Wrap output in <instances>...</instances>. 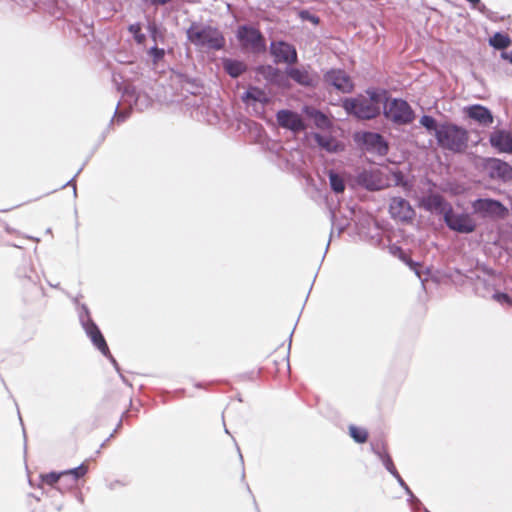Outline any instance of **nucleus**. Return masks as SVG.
<instances>
[{
	"instance_id": "1",
	"label": "nucleus",
	"mask_w": 512,
	"mask_h": 512,
	"mask_svg": "<svg viewBox=\"0 0 512 512\" xmlns=\"http://www.w3.org/2000/svg\"><path fill=\"white\" fill-rule=\"evenodd\" d=\"M341 107L349 117L358 121H371L382 115L396 129L411 125L417 116L405 98L393 97L381 86H368L364 94L344 97Z\"/></svg>"
},
{
	"instance_id": "2",
	"label": "nucleus",
	"mask_w": 512,
	"mask_h": 512,
	"mask_svg": "<svg viewBox=\"0 0 512 512\" xmlns=\"http://www.w3.org/2000/svg\"><path fill=\"white\" fill-rule=\"evenodd\" d=\"M236 47L242 54L259 57L267 53V40L257 24L240 23L234 29Z\"/></svg>"
},
{
	"instance_id": "3",
	"label": "nucleus",
	"mask_w": 512,
	"mask_h": 512,
	"mask_svg": "<svg viewBox=\"0 0 512 512\" xmlns=\"http://www.w3.org/2000/svg\"><path fill=\"white\" fill-rule=\"evenodd\" d=\"M187 41L198 48L208 51H220L226 47L223 32L217 27L199 21H191L185 30Z\"/></svg>"
},
{
	"instance_id": "4",
	"label": "nucleus",
	"mask_w": 512,
	"mask_h": 512,
	"mask_svg": "<svg viewBox=\"0 0 512 512\" xmlns=\"http://www.w3.org/2000/svg\"><path fill=\"white\" fill-rule=\"evenodd\" d=\"M435 140L438 147L443 151L463 154L468 148L469 132L462 125L451 121H443Z\"/></svg>"
},
{
	"instance_id": "5",
	"label": "nucleus",
	"mask_w": 512,
	"mask_h": 512,
	"mask_svg": "<svg viewBox=\"0 0 512 512\" xmlns=\"http://www.w3.org/2000/svg\"><path fill=\"white\" fill-rule=\"evenodd\" d=\"M254 81H265L264 87L275 92L284 93L292 88L289 79H286L284 68L281 69L273 63H261L254 67Z\"/></svg>"
},
{
	"instance_id": "6",
	"label": "nucleus",
	"mask_w": 512,
	"mask_h": 512,
	"mask_svg": "<svg viewBox=\"0 0 512 512\" xmlns=\"http://www.w3.org/2000/svg\"><path fill=\"white\" fill-rule=\"evenodd\" d=\"M357 149L364 153L384 157L389 153L388 140L377 131L357 130L352 134Z\"/></svg>"
},
{
	"instance_id": "7",
	"label": "nucleus",
	"mask_w": 512,
	"mask_h": 512,
	"mask_svg": "<svg viewBox=\"0 0 512 512\" xmlns=\"http://www.w3.org/2000/svg\"><path fill=\"white\" fill-rule=\"evenodd\" d=\"M267 53L275 65L290 66L299 61L296 46L282 37L270 38L269 43H267Z\"/></svg>"
},
{
	"instance_id": "8",
	"label": "nucleus",
	"mask_w": 512,
	"mask_h": 512,
	"mask_svg": "<svg viewBox=\"0 0 512 512\" xmlns=\"http://www.w3.org/2000/svg\"><path fill=\"white\" fill-rule=\"evenodd\" d=\"M284 72L286 79L308 90H315L321 82V76L309 64L284 66Z\"/></svg>"
},
{
	"instance_id": "9",
	"label": "nucleus",
	"mask_w": 512,
	"mask_h": 512,
	"mask_svg": "<svg viewBox=\"0 0 512 512\" xmlns=\"http://www.w3.org/2000/svg\"><path fill=\"white\" fill-rule=\"evenodd\" d=\"M78 319L93 347L99 352H103V349L106 350L107 341L98 324L92 318L88 305L80 306V317Z\"/></svg>"
},
{
	"instance_id": "10",
	"label": "nucleus",
	"mask_w": 512,
	"mask_h": 512,
	"mask_svg": "<svg viewBox=\"0 0 512 512\" xmlns=\"http://www.w3.org/2000/svg\"><path fill=\"white\" fill-rule=\"evenodd\" d=\"M483 171L492 180L508 183L512 180V166L505 160L497 157H483L481 160Z\"/></svg>"
},
{
	"instance_id": "11",
	"label": "nucleus",
	"mask_w": 512,
	"mask_h": 512,
	"mask_svg": "<svg viewBox=\"0 0 512 512\" xmlns=\"http://www.w3.org/2000/svg\"><path fill=\"white\" fill-rule=\"evenodd\" d=\"M322 80L325 85L343 94L351 93L355 87L351 76L342 68L327 69L323 72Z\"/></svg>"
},
{
	"instance_id": "12",
	"label": "nucleus",
	"mask_w": 512,
	"mask_h": 512,
	"mask_svg": "<svg viewBox=\"0 0 512 512\" xmlns=\"http://www.w3.org/2000/svg\"><path fill=\"white\" fill-rule=\"evenodd\" d=\"M16 276L21 281L23 288L31 292L32 296L40 297L44 294L38 274L27 261H23L17 268Z\"/></svg>"
},
{
	"instance_id": "13",
	"label": "nucleus",
	"mask_w": 512,
	"mask_h": 512,
	"mask_svg": "<svg viewBox=\"0 0 512 512\" xmlns=\"http://www.w3.org/2000/svg\"><path fill=\"white\" fill-rule=\"evenodd\" d=\"M444 223L451 231L459 234H470L475 231L477 226L472 214L465 210L457 212L453 209Z\"/></svg>"
},
{
	"instance_id": "14",
	"label": "nucleus",
	"mask_w": 512,
	"mask_h": 512,
	"mask_svg": "<svg viewBox=\"0 0 512 512\" xmlns=\"http://www.w3.org/2000/svg\"><path fill=\"white\" fill-rule=\"evenodd\" d=\"M173 78L181 89L191 95H200L204 89L201 77L193 75L188 69L176 68L171 70Z\"/></svg>"
},
{
	"instance_id": "15",
	"label": "nucleus",
	"mask_w": 512,
	"mask_h": 512,
	"mask_svg": "<svg viewBox=\"0 0 512 512\" xmlns=\"http://www.w3.org/2000/svg\"><path fill=\"white\" fill-rule=\"evenodd\" d=\"M277 124L292 133H301L307 129L306 122L294 110L282 108L275 113Z\"/></svg>"
},
{
	"instance_id": "16",
	"label": "nucleus",
	"mask_w": 512,
	"mask_h": 512,
	"mask_svg": "<svg viewBox=\"0 0 512 512\" xmlns=\"http://www.w3.org/2000/svg\"><path fill=\"white\" fill-rule=\"evenodd\" d=\"M474 214L481 218H496L506 209L504 204L493 198H477L471 203Z\"/></svg>"
},
{
	"instance_id": "17",
	"label": "nucleus",
	"mask_w": 512,
	"mask_h": 512,
	"mask_svg": "<svg viewBox=\"0 0 512 512\" xmlns=\"http://www.w3.org/2000/svg\"><path fill=\"white\" fill-rule=\"evenodd\" d=\"M275 92L264 86L254 84L248 85L242 92L240 98L246 106L267 105Z\"/></svg>"
},
{
	"instance_id": "18",
	"label": "nucleus",
	"mask_w": 512,
	"mask_h": 512,
	"mask_svg": "<svg viewBox=\"0 0 512 512\" xmlns=\"http://www.w3.org/2000/svg\"><path fill=\"white\" fill-rule=\"evenodd\" d=\"M389 214L392 219L410 223L415 218L416 212L410 202L403 197H392L389 203Z\"/></svg>"
},
{
	"instance_id": "19",
	"label": "nucleus",
	"mask_w": 512,
	"mask_h": 512,
	"mask_svg": "<svg viewBox=\"0 0 512 512\" xmlns=\"http://www.w3.org/2000/svg\"><path fill=\"white\" fill-rule=\"evenodd\" d=\"M465 118L476 122L481 127H489L494 122V114L490 108L482 104H470L463 108Z\"/></svg>"
},
{
	"instance_id": "20",
	"label": "nucleus",
	"mask_w": 512,
	"mask_h": 512,
	"mask_svg": "<svg viewBox=\"0 0 512 512\" xmlns=\"http://www.w3.org/2000/svg\"><path fill=\"white\" fill-rule=\"evenodd\" d=\"M489 144L497 153H512V132L495 127L489 135Z\"/></svg>"
},
{
	"instance_id": "21",
	"label": "nucleus",
	"mask_w": 512,
	"mask_h": 512,
	"mask_svg": "<svg viewBox=\"0 0 512 512\" xmlns=\"http://www.w3.org/2000/svg\"><path fill=\"white\" fill-rule=\"evenodd\" d=\"M357 183L369 191H378L383 188V180L378 171L362 169L357 173Z\"/></svg>"
},
{
	"instance_id": "22",
	"label": "nucleus",
	"mask_w": 512,
	"mask_h": 512,
	"mask_svg": "<svg viewBox=\"0 0 512 512\" xmlns=\"http://www.w3.org/2000/svg\"><path fill=\"white\" fill-rule=\"evenodd\" d=\"M221 65L224 72L232 79H238L248 71L247 63L236 57H222Z\"/></svg>"
},
{
	"instance_id": "23",
	"label": "nucleus",
	"mask_w": 512,
	"mask_h": 512,
	"mask_svg": "<svg viewBox=\"0 0 512 512\" xmlns=\"http://www.w3.org/2000/svg\"><path fill=\"white\" fill-rule=\"evenodd\" d=\"M301 114L308 118L318 129H327L331 122L328 116L321 110L310 104L301 107Z\"/></svg>"
},
{
	"instance_id": "24",
	"label": "nucleus",
	"mask_w": 512,
	"mask_h": 512,
	"mask_svg": "<svg viewBox=\"0 0 512 512\" xmlns=\"http://www.w3.org/2000/svg\"><path fill=\"white\" fill-rule=\"evenodd\" d=\"M311 134L318 147L325 152L338 153L343 150L342 143L331 135L320 132H312Z\"/></svg>"
},
{
	"instance_id": "25",
	"label": "nucleus",
	"mask_w": 512,
	"mask_h": 512,
	"mask_svg": "<svg viewBox=\"0 0 512 512\" xmlns=\"http://www.w3.org/2000/svg\"><path fill=\"white\" fill-rule=\"evenodd\" d=\"M146 30L153 41V45L164 44L166 41V28L155 19L147 18Z\"/></svg>"
},
{
	"instance_id": "26",
	"label": "nucleus",
	"mask_w": 512,
	"mask_h": 512,
	"mask_svg": "<svg viewBox=\"0 0 512 512\" xmlns=\"http://www.w3.org/2000/svg\"><path fill=\"white\" fill-rule=\"evenodd\" d=\"M488 45L494 50H504L512 45V38L503 31H496L488 39Z\"/></svg>"
},
{
	"instance_id": "27",
	"label": "nucleus",
	"mask_w": 512,
	"mask_h": 512,
	"mask_svg": "<svg viewBox=\"0 0 512 512\" xmlns=\"http://www.w3.org/2000/svg\"><path fill=\"white\" fill-rule=\"evenodd\" d=\"M125 94L133 100V105L137 109L142 110L143 107H148L151 103L150 97L145 92L138 90L136 87L126 89Z\"/></svg>"
},
{
	"instance_id": "28",
	"label": "nucleus",
	"mask_w": 512,
	"mask_h": 512,
	"mask_svg": "<svg viewBox=\"0 0 512 512\" xmlns=\"http://www.w3.org/2000/svg\"><path fill=\"white\" fill-rule=\"evenodd\" d=\"M433 211L430 213L442 215L443 221L445 222L446 217L453 212V207L449 201H447L440 194L435 193Z\"/></svg>"
},
{
	"instance_id": "29",
	"label": "nucleus",
	"mask_w": 512,
	"mask_h": 512,
	"mask_svg": "<svg viewBox=\"0 0 512 512\" xmlns=\"http://www.w3.org/2000/svg\"><path fill=\"white\" fill-rule=\"evenodd\" d=\"M433 211L430 213L442 215L443 221L445 222L446 217L453 212V207L449 201H447L440 194L435 193Z\"/></svg>"
},
{
	"instance_id": "30",
	"label": "nucleus",
	"mask_w": 512,
	"mask_h": 512,
	"mask_svg": "<svg viewBox=\"0 0 512 512\" xmlns=\"http://www.w3.org/2000/svg\"><path fill=\"white\" fill-rule=\"evenodd\" d=\"M419 124L428 134L433 135L434 138L441 128V122H438L437 119L430 114H423L419 119Z\"/></svg>"
},
{
	"instance_id": "31",
	"label": "nucleus",
	"mask_w": 512,
	"mask_h": 512,
	"mask_svg": "<svg viewBox=\"0 0 512 512\" xmlns=\"http://www.w3.org/2000/svg\"><path fill=\"white\" fill-rule=\"evenodd\" d=\"M63 473L64 472H62V470L61 471L52 470L48 473H41L39 475L40 484L38 485V487L40 488L41 485L45 484V485L51 486L57 490L58 482L64 478Z\"/></svg>"
},
{
	"instance_id": "32",
	"label": "nucleus",
	"mask_w": 512,
	"mask_h": 512,
	"mask_svg": "<svg viewBox=\"0 0 512 512\" xmlns=\"http://www.w3.org/2000/svg\"><path fill=\"white\" fill-rule=\"evenodd\" d=\"M143 23L140 21H136L134 23H130L127 26L128 33L132 36L133 40L137 45H145L147 36L142 31Z\"/></svg>"
},
{
	"instance_id": "33",
	"label": "nucleus",
	"mask_w": 512,
	"mask_h": 512,
	"mask_svg": "<svg viewBox=\"0 0 512 512\" xmlns=\"http://www.w3.org/2000/svg\"><path fill=\"white\" fill-rule=\"evenodd\" d=\"M348 434L357 444H363L368 440L369 432L366 428L350 424L348 426Z\"/></svg>"
},
{
	"instance_id": "34",
	"label": "nucleus",
	"mask_w": 512,
	"mask_h": 512,
	"mask_svg": "<svg viewBox=\"0 0 512 512\" xmlns=\"http://www.w3.org/2000/svg\"><path fill=\"white\" fill-rule=\"evenodd\" d=\"M146 55L153 65L157 66L160 62L164 61L166 50L158 45H152L146 50Z\"/></svg>"
},
{
	"instance_id": "35",
	"label": "nucleus",
	"mask_w": 512,
	"mask_h": 512,
	"mask_svg": "<svg viewBox=\"0 0 512 512\" xmlns=\"http://www.w3.org/2000/svg\"><path fill=\"white\" fill-rule=\"evenodd\" d=\"M63 473V476L64 478L65 477H69L71 479V481H73L74 483L77 484V481L85 476L88 472V467L85 466L84 463H81L80 465L76 466V467H73V468H69V469H65V470H62Z\"/></svg>"
},
{
	"instance_id": "36",
	"label": "nucleus",
	"mask_w": 512,
	"mask_h": 512,
	"mask_svg": "<svg viewBox=\"0 0 512 512\" xmlns=\"http://www.w3.org/2000/svg\"><path fill=\"white\" fill-rule=\"evenodd\" d=\"M328 179H329L330 189L335 194L343 193V191L345 190V184H344L342 177L338 173H336L334 171H330L328 174Z\"/></svg>"
},
{
	"instance_id": "37",
	"label": "nucleus",
	"mask_w": 512,
	"mask_h": 512,
	"mask_svg": "<svg viewBox=\"0 0 512 512\" xmlns=\"http://www.w3.org/2000/svg\"><path fill=\"white\" fill-rule=\"evenodd\" d=\"M297 16L301 21L310 22L314 26H318L321 22L320 17L307 8L300 9Z\"/></svg>"
},
{
	"instance_id": "38",
	"label": "nucleus",
	"mask_w": 512,
	"mask_h": 512,
	"mask_svg": "<svg viewBox=\"0 0 512 512\" xmlns=\"http://www.w3.org/2000/svg\"><path fill=\"white\" fill-rule=\"evenodd\" d=\"M405 260H401L404 264H406L410 270H412L415 275L421 279V275L424 272V270H428L427 267H424V265L416 260H413L409 254H406V257H403Z\"/></svg>"
},
{
	"instance_id": "39",
	"label": "nucleus",
	"mask_w": 512,
	"mask_h": 512,
	"mask_svg": "<svg viewBox=\"0 0 512 512\" xmlns=\"http://www.w3.org/2000/svg\"><path fill=\"white\" fill-rule=\"evenodd\" d=\"M370 450L374 455L378 457V459H380L383 454L388 452L387 445L382 440L372 441L370 443Z\"/></svg>"
},
{
	"instance_id": "40",
	"label": "nucleus",
	"mask_w": 512,
	"mask_h": 512,
	"mask_svg": "<svg viewBox=\"0 0 512 512\" xmlns=\"http://www.w3.org/2000/svg\"><path fill=\"white\" fill-rule=\"evenodd\" d=\"M491 298L500 304H509L512 301L510 294L505 291L495 289Z\"/></svg>"
},
{
	"instance_id": "41",
	"label": "nucleus",
	"mask_w": 512,
	"mask_h": 512,
	"mask_svg": "<svg viewBox=\"0 0 512 512\" xmlns=\"http://www.w3.org/2000/svg\"><path fill=\"white\" fill-rule=\"evenodd\" d=\"M382 463V465L384 466V468L390 473L392 474L393 472L396 473V466L394 464V461L390 455L389 452H387L386 454H383V456L379 459Z\"/></svg>"
},
{
	"instance_id": "42",
	"label": "nucleus",
	"mask_w": 512,
	"mask_h": 512,
	"mask_svg": "<svg viewBox=\"0 0 512 512\" xmlns=\"http://www.w3.org/2000/svg\"><path fill=\"white\" fill-rule=\"evenodd\" d=\"M75 487H76V483L71 481V479L69 477L63 478L57 484V490L62 494L74 489Z\"/></svg>"
},
{
	"instance_id": "43",
	"label": "nucleus",
	"mask_w": 512,
	"mask_h": 512,
	"mask_svg": "<svg viewBox=\"0 0 512 512\" xmlns=\"http://www.w3.org/2000/svg\"><path fill=\"white\" fill-rule=\"evenodd\" d=\"M47 12L49 13V15L55 19H61L64 15V11L63 9L55 4L54 2H51L50 4H48L47 6Z\"/></svg>"
},
{
	"instance_id": "44",
	"label": "nucleus",
	"mask_w": 512,
	"mask_h": 512,
	"mask_svg": "<svg viewBox=\"0 0 512 512\" xmlns=\"http://www.w3.org/2000/svg\"><path fill=\"white\" fill-rule=\"evenodd\" d=\"M329 217H330V221H331L332 227H331V231H330V235H329V240H328L326 248H325V252H324V254L322 256V261L324 260L325 255H326V253H327V251L329 249L331 239H332V237L334 235V227L336 226V214H335L334 210L331 207H329Z\"/></svg>"
},
{
	"instance_id": "45",
	"label": "nucleus",
	"mask_w": 512,
	"mask_h": 512,
	"mask_svg": "<svg viewBox=\"0 0 512 512\" xmlns=\"http://www.w3.org/2000/svg\"><path fill=\"white\" fill-rule=\"evenodd\" d=\"M388 248L391 255L398 257L400 260H405L403 257H406L407 252L400 245L391 243Z\"/></svg>"
},
{
	"instance_id": "46",
	"label": "nucleus",
	"mask_w": 512,
	"mask_h": 512,
	"mask_svg": "<svg viewBox=\"0 0 512 512\" xmlns=\"http://www.w3.org/2000/svg\"><path fill=\"white\" fill-rule=\"evenodd\" d=\"M87 163V160L83 163V165L77 170V172L74 174V176L69 179L66 183H64L60 188L63 189L67 186H72L73 188V196L74 198L77 197V187H76V183H75V180H76V177L81 173V171L83 170L84 166L86 165Z\"/></svg>"
},
{
	"instance_id": "47",
	"label": "nucleus",
	"mask_w": 512,
	"mask_h": 512,
	"mask_svg": "<svg viewBox=\"0 0 512 512\" xmlns=\"http://www.w3.org/2000/svg\"><path fill=\"white\" fill-rule=\"evenodd\" d=\"M435 193L423 196L421 200V206L424 210L431 212L433 211Z\"/></svg>"
},
{
	"instance_id": "48",
	"label": "nucleus",
	"mask_w": 512,
	"mask_h": 512,
	"mask_svg": "<svg viewBox=\"0 0 512 512\" xmlns=\"http://www.w3.org/2000/svg\"><path fill=\"white\" fill-rule=\"evenodd\" d=\"M100 353L112 364V366L114 367L116 372L120 373L121 367H120L119 363L117 362V360L115 359V357L110 352L109 346L107 345V349L106 350L103 349V352H100Z\"/></svg>"
},
{
	"instance_id": "49",
	"label": "nucleus",
	"mask_w": 512,
	"mask_h": 512,
	"mask_svg": "<svg viewBox=\"0 0 512 512\" xmlns=\"http://www.w3.org/2000/svg\"><path fill=\"white\" fill-rule=\"evenodd\" d=\"M117 105H119V102L117 103ZM116 108H118V106H116ZM128 116V113L124 111L118 112L117 109H115L114 115L110 120L109 126H111L114 122H116L117 124L125 122Z\"/></svg>"
},
{
	"instance_id": "50",
	"label": "nucleus",
	"mask_w": 512,
	"mask_h": 512,
	"mask_svg": "<svg viewBox=\"0 0 512 512\" xmlns=\"http://www.w3.org/2000/svg\"><path fill=\"white\" fill-rule=\"evenodd\" d=\"M481 14H483L486 18H488L490 21L497 22L501 18L497 17V14L490 10L485 4L480 5V9L478 10Z\"/></svg>"
},
{
	"instance_id": "51",
	"label": "nucleus",
	"mask_w": 512,
	"mask_h": 512,
	"mask_svg": "<svg viewBox=\"0 0 512 512\" xmlns=\"http://www.w3.org/2000/svg\"><path fill=\"white\" fill-rule=\"evenodd\" d=\"M171 0H142L147 6H162L169 3Z\"/></svg>"
},
{
	"instance_id": "52",
	"label": "nucleus",
	"mask_w": 512,
	"mask_h": 512,
	"mask_svg": "<svg viewBox=\"0 0 512 512\" xmlns=\"http://www.w3.org/2000/svg\"><path fill=\"white\" fill-rule=\"evenodd\" d=\"M83 297L82 294H78L72 299L73 304L75 305V308L77 310L78 318L80 317V306L86 305L85 303H81L80 299Z\"/></svg>"
},
{
	"instance_id": "53",
	"label": "nucleus",
	"mask_w": 512,
	"mask_h": 512,
	"mask_svg": "<svg viewBox=\"0 0 512 512\" xmlns=\"http://www.w3.org/2000/svg\"><path fill=\"white\" fill-rule=\"evenodd\" d=\"M391 476L393 478H395V480L397 481V483L399 484V486L404 489V487L408 486L407 483L404 481V479L402 478V476L399 474L398 470H396V473L393 472L391 474Z\"/></svg>"
},
{
	"instance_id": "54",
	"label": "nucleus",
	"mask_w": 512,
	"mask_h": 512,
	"mask_svg": "<svg viewBox=\"0 0 512 512\" xmlns=\"http://www.w3.org/2000/svg\"><path fill=\"white\" fill-rule=\"evenodd\" d=\"M500 58L504 61H507L509 64L512 65V50L506 51L505 49L500 51Z\"/></svg>"
},
{
	"instance_id": "55",
	"label": "nucleus",
	"mask_w": 512,
	"mask_h": 512,
	"mask_svg": "<svg viewBox=\"0 0 512 512\" xmlns=\"http://www.w3.org/2000/svg\"><path fill=\"white\" fill-rule=\"evenodd\" d=\"M403 490H404L405 494L408 496V498H407L408 502L415 500V501L421 503V501L415 496V494L412 492V490L410 489L409 486L404 487Z\"/></svg>"
},
{
	"instance_id": "56",
	"label": "nucleus",
	"mask_w": 512,
	"mask_h": 512,
	"mask_svg": "<svg viewBox=\"0 0 512 512\" xmlns=\"http://www.w3.org/2000/svg\"><path fill=\"white\" fill-rule=\"evenodd\" d=\"M471 9H474V10H479L480 9V5L483 4L481 0H466Z\"/></svg>"
},
{
	"instance_id": "57",
	"label": "nucleus",
	"mask_w": 512,
	"mask_h": 512,
	"mask_svg": "<svg viewBox=\"0 0 512 512\" xmlns=\"http://www.w3.org/2000/svg\"><path fill=\"white\" fill-rule=\"evenodd\" d=\"M299 315H301V313ZM298 318H300V316H298ZM298 321H299V319H297V321H296V323H295V325H294V327H293V329H292V331H291V333H290V335L288 337V342H289L288 343V353L290 352V348H291V344H292V337H293V334H294V331L296 329Z\"/></svg>"
},
{
	"instance_id": "58",
	"label": "nucleus",
	"mask_w": 512,
	"mask_h": 512,
	"mask_svg": "<svg viewBox=\"0 0 512 512\" xmlns=\"http://www.w3.org/2000/svg\"><path fill=\"white\" fill-rule=\"evenodd\" d=\"M18 416H19V419H20V423L22 425V430H23V436H24V449L26 450V431H25V428H24V424H23V421L21 419V416H20V412L18 411Z\"/></svg>"
},
{
	"instance_id": "59",
	"label": "nucleus",
	"mask_w": 512,
	"mask_h": 512,
	"mask_svg": "<svg viewBox=\"0 0 512 512\" xmlns=\"http://www.w3.org/2000/svg\"><path fill=\"white\" fill-rule=\"evenodd\" d=\"M194 387L197 389H207L206 384L200 381L194 382Z\"/></svg>"
},
{
	"instance_id": "60",
	"label": "nucleus",
	"mask_w": 512,
	"mask_h": 512,
	"mask_svg": "<svg viewBox=\"0 0 512 512\" xmlns=\"http://www.w3.org/2000/svg\"><path fill=\"white\" fill-rule=\"evenodd\" d=\"M117 485H124L120 480H115L109 484V489L113 490Z\"/></svg>"
},
{
	"instance_id": "61",
	"label": "nucleus",
	"mask_w": 512,
	"mask_h": 512,
	"mask_svg": "<svg viewBox=\"0 0 512 512\" xmlns=\"http://www.w3.org/2000/svg\"><path fill=\"white\" fill-rule=\"evenodd\" d=\"M118 374H119V376H120L121 380L123 381V383H125V384H126V385H128V386H131V384H130L129 380H128V379H127V378L122 374V372H121V371H120V373H118Z\"/></svg>"
},
{
	"instance_id": "62",
	"label": "nucleus",
	"mask_w": 512,
	"mask_h": 512,
	"mask_svg": "<svg viewBox=\"0 0 512 512\" xmlns=\"http://www.w3.org/2000/svg\"><path fill=\"white\" fill-rule=\"evenodd\" d=\"M109 128H110V126H108V127H107L103 132H102V134H101V136H100V142H102V141H104V140H105L106 135H107V133H108V131H109Z\"/></svg>"
},
{
	"instance_id": "63",
	"label": "nucleus",
	"mask_w": 512,
	"mask_h": 512,
	"mask_svg": "<svg viewBox=\"0 0 512 512\" xmlns=\"http://www.w3.org/2000/svg\"><path fill=\"white\" fill-rule=\"evenodd\" d=\"M114 436V433H111L103 442L102 444L100 445V448H103L107 442Z\"/></svg>"
},
{
	"instance_id": "64",
	"label": "nucleus",
	"mask_w": 512,
	"mask_h": 512,
	"mask_svg": "<svg viewBox=\"0 0 512 512\" xmlns=\"http://www.w3.org/2000/svg\"><path fill=\"white\" fill-rule=\"evenodd\" d=\"M121 426H122V420L120 419L112 433L115 434L120 429Z\"/></svg>"
}]
</instances>
